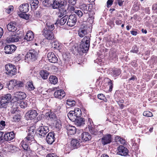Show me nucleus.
Returning a JSON list of instances; mask_svg holds the SVG:
<instances>
[{"mask_svg": "<svg viewBox=\"0 0 157 157\" xmlns=\"http://www.w3.org/2000/svg\"><path fill=\"white\" fill-rule=\"evenodd\" d=\"M90 42V38L89 36H85L82 40L80 45L81 51L83 53H86L89 50Z\"/></svg>", "mask_w": 157, "mask_h": 157, "instance_id": "1", "label": "nucleus"}, {"mask_svg": "<svg viewBox=\"0 0 157 157\" xmlns=\"http://www.w3.org/2000/svg\"><path fill=\"white\" fill-rule=\"evenodd\" d=\"M6 73L10 76H13L17 73V69L15 66L12 64H7L5 66Z\"/></svg>", "mask_w": 157, "mask_h": 157, "instance_id": "2", "label": "nucleus"}, {"mask_svg": "<svg viewBox=\"0 0 157 157\" xmlns=\"http://www.w3.org/2000/svg\"><path fill=\"white\" fill-rule=\"evenodd\" d=\"M11 95L10 94H8L0 98V107L3 108L10 101L11 98Z\"/></svg>", "mask_w": 157, "mask_h": 157, "instance_id": "3", "label": "nucleus"}, {"mask_svg": "<svg viewBox=\"0 0 157 157\" xmlns=\"http://www.w3.org/2000/svg\"><path fill=\"white\" fill-rule=\"evenodd\" d=\"M49 131L48 127L47 126H43V124L41 126H40L36 131V133L40 137H44Z\"/></svg>", "mask_w": 157, "mask_h": 157, "instance_id": "4", "label": "nucleus"}, {"mask_svg": "<svg viewBox=\"0 0 157 157\" xmlns=\"http://www.w3.org/2000/svg\"><path fill=\"white\" fill-rule=\"evenodd\" d=\"M38 55V52L36 51L33 49L31 50L28 52L25 57L28 59V60L34 61L36 59Z\"/></svg>", "mask_w": 157, "mask_h": 157, "instance_id": "5", "label": "nucleus"}, {"mask_svg": "<svg viewBox=\"0 0 157 157\" xmlns=\"http://www.w3.org/2000/svg\"><path fill=\"white\" fill-rule=\"evenodd\" d=\"M32 142H34V141L30 140V139L26 137L21 141L20 145L24 150L29 151L30 150L29 145L31 144Z\"/></svg>", "mask_w": 157, "mask_h": 157, "instance_id": "6", "label": "nucleus"}, {"mask_svg": "<svg viewBox=\"0 0 157 157\" xmlns=\"http://www.w3.org/2000/svg\"><path fill=\"white\" fill-rule=\"evenodd\" d=\"M89 27L86 25L82 24L78 31V36L81 37H82L88 33V31Z\"/></svg>", "mask_w": 157, "mask_h": 157, "instance_id": "7", "label": "nucleus"}, {"mask_svg": "<svg viewBox=\"0 0 157 157\" xmlns=\"http://www.w3.org/2000/svg\"><path fill=\"white\" fill-rule=\"evenodd\" d=\"M67 1H60L59 0H54L52 3L51 6L54 9H58L60 8L62 6L66 5Z\"/></svg>", "mask_w": 157, "mask_h": 157, "instance_id": "8", "label": "nucleus"}, {"mask_svg": "<svg viewBox=\"0 0 157 157\" xmlns=\"http://www.w3.org/2000/svg\"><path fill=\"white\" fill-rule=\"evenodd\" d=\"M128 152V151L127 148L122 145L119 146L117 150V154L123 156H126L127 155Z\"/></svg>", "mask_w": 157, "mask_h": 157, "instance_id": "9", "label": "nucleus"}, {"mask_svg": "<svg viewBox=\"0 0 157 157\" xmlns=\"http://www.w3.org/2000/svg\"><path fill=\"white\" fill-rule=\"evenodd\" d=\"M43 35L45 38L48 40H51L54 38V34L52 31L48 30L47 28L44 29L42 32Z\"/></svg>", "mask_w": 157, "mask_h": 157, "instance_id": "10", "label": "nucleus"}, {"mask_svg": "<svg viewBox=\"0 0 157 157\" xmlns=\"http://www.w3.org/2000/svg\"><path fill=\"white\" fill-rule=\"evenodd\" d=\"M19 40V36L14 33H11L6 39V41L8 43L17 42Z\"/></svg>", "mask_w": 157, "mask_h": 157, "instance_id": "11", "label": "nucleus"}, {"mask_svg": "<svg viewBox=\"0 0 157 157\" xmlns=\"http://www.w3.org/2000/svg\"><path fill=\"white\" fill-rule=\"evenodd\" d=\"M16 47L14 45H6L4 47L5 52L7 54H11L16 50Z\"/></svg>", "mask_w": 157, "mask_h": 157, "instance_id": "12", "label": "nucleus"}, {"mask_svg": "<svg viewBox=\"0 0 157 157\" xmlns=\"http://www.w3.org/2000/svg\"><path fill=\"white\" fill-rule=\"evenodd\" d=\"M35 127L32 126L29 127V129L28 133L26 137L30 139V140L34 141V135L35 132Z\"/></svg>", "mask_w": 157, "mask_h": 157, "instance_id": "13", "label": "nucleus"}, {"mask_svg": "<svg viewBox=\"0 0 157 157\" xmlns=\"http://www.w3.org/2000/svg\"><path fill=\"white\" fill-rule=\"evenodd\" d=\"M77 22V18L76 17L73 15L69 16L68 19L67 24L70 27L74 26Z\"/></svg>", "mask_w": 157, "mask_h": 157, "instance_id": "14", "label": "nucleus"}, {"mask_svg": "<svg viewBox=\"0 0 157 157\" xmlns=\"http://www.w3.org/2000/svg\"><path fill=\"white\" fill-rule=\"evenodd\" d=\"M46 140L48 144H52L55 140L54 132L49 133L47 136Z\"/></svg>", "mask_w": 157, "mask_h": 157, "instance_id": "15", "label": "nucleus"}, {"mask_svg": "<svg viewBox=\"0 0 157 157\" xmlns=\"http://www.w3.org/2000/svg\"><path fill=\"white\" fill-rule=\"evenodd\" d=\"M111 141V136L109 134L106 135L101 138V142L104 145L110 143Z\"/></svg>", "mask_w": 157, "mask_h": 157, "instance_id": "16", "label": "nucleus"}, {"mask_svg": "<svg viewBox=\"0 0 157 157\" xmlns=\"http://www.w3.org/2000/svg\"><path fill=\"white\" fill-rule=\"evenodd\" d=\"M47 58L49 61L52 63H56L58 60L57 58L54 53L52 52H49L47 55Z\"/></svg>", "mask_w": 157, "mask_h": 157, "instance_id": "17", "label": "nucleus"}, {"mask_svg": "<svg viewBox=\"0 0 157 157\" xmlns=\"http://www.w3.org/2000/svg\"><path fill=\"white\" fill-rule=\"evenodd\" d=\"M65 95L64 91L63 90H59L56 91L54 94V96L56 98L61 99Z\"/></svg>", "mask_w": 157, "mask_h": 157, "instance_id": "18", "label": "nucleus"}, {"mask_svg": "<svg viewBox=\"0 0 157 157\" xmlns=\"http://www.w3.org/2000/svg\"><path fill=\"white\" fill-rule=\"evenodd\" d=\"M14 137V134L13 132H8L5 133L3 136L4 139L6 141H11Z\"/></svg>", "mask_w": 157, "mask_h": 157, "instance_id": "19", "label": "nucleus"}, {"mask_svg": "<svg viewBox=\"0 0 157 157\" xmlns=\"http://www.w3.org/2000/svg\"><path fill=\"white\" fill-rule=\"evenodd\" d=\"M14 97L17 100H20L25 98L26 97L25 93L21 92H17L14 94Z\"/></svg>", "mask_w": 157, "mask_h": 157, "instance_id": "20", "label": "nucleus"}, {"mask_svg": "<svg viewBox=\"0 0 157 157\" xmlns=\"http://www.w3.org/2000/svg\"><path fill=\"white\" fill-rule=\"evenodd\" d=\"M29 5L28 3H25L21 5L19 7L20 11L23 13H26L28 11Z\"/></svg>", "mask_w": 157, "mask_h": 157, "instance_id": "21", "label": "nucleus"}, {"mask_svg": "<svg viewBox=\"0 0 157 157\" xmlns=\"http://www.w3.org/2000/svg\"><path fill=\"white\" fill-rule=\"evenodd\" d=\"M34 38V34L32 31H29L25 36L24 39L27 41L32 40Z\"/></svg>", "mask_w": 157, "mask_h": 157, "instance_id": "22", "label": "nucleus"}, {"mask_svg": "<svg viewBox=\"0 0 157 157\" xmlns=\"http://www.w3.org/2000/svg\"><path fill=\"white\" fill-rule=\"evenodd\" d=\"M16 25L15 22H11L7 25V28L9 31L14 32L17 30Z\"/></svg>", "mask_w": 157, "mask_h": 157, "instance_id": "23", "label": "nucleus"}, {"mask_svg": "<svg viewBox=\"0 0 157 157\" xmlns=\"http://www.w3.org/2000/svg\"><path fill=\"white\" fill-rule=\"evenodd\" d=\"M80 143L79 140L76 139L72 140L71 143V150L77 148L79 147Z\"/></svg>", "mask_w": 157, "mask_h": 157, "instance_id": "24", "label": "nucleus"}, {"mask_svg": "<svg viewBox=\"0 0 157 157\" xmlns=\"http://www.w3.org/2000/svg\"><path fill=\"white\" fill-rule=\"evenodd\" d=\"M81 138L83 142H87L91 140V136L89 133L84 132L81 135Z\"/></svg>", "mask_w": 157, "mask_h": 157, "instance_id": "25", "label": "nucleus"}, {"mask_svg": "<svg viewBox=\"0 0 157 157\" xmlns=\"http://www.w3.org/2000/svg\"><path fill=\"white\" fill-rule=\"evenodd\" d=\"M67 129L68 134L73 135L76 132V128L75 126L69 125L67 127Z\"/></svg>", "mask_w": 157, "mask_h": 157, "instance_id": "26", "label": "nucleus"}, {"mask_svg": "<svg viewBox=\"0 0 157 157\" xmlns=\"http://www.w3.org/2000/svg\"><path fill=\"white\" fill-rule=\"evenodd\" d=\"M38 113L37 111L34 110H32L29 111L28 112V115L29 118L31 119H33L36 117Z\"/></svg>", "mask_w": 157, "mask_h": 157, "instance_id": "27", "label": "nucleus"}, {"mask_svg": "<svg viewBox=\"0 0 157 157\" xmlns=\"http://www.w3.org/2000/svg\"><path fill=\"white\" fill-rule=\"evenodd\" d=\"M46 116L48 119H50L51 121H54L57 119L56 114L50 112L46 113Z\"/></svg>", "mask_w": 157, "mask_h": 157, "instance_id": "28", "label": "nucleus"}, {"mask_svg": "<svg viewBox=\"0 0 157 157\" xmlns=\"http://www.w3.org/2000/svg\"><path fill=\"white\" fill-rule=\"evenodd\" d=\"M68 16L65 15L60 18V19H58L56 21V23L58 24H59L61 25H63L66 23Z\"/></svg>", "mask_w": 157, "mask_h": 157, "instance_id": "29", "label": "nucleus"}, {"mask_svg": "<svg viewBox=\"0 0 157 157\" xmlns=\"http://www.w3.org/2000/svg\"><path fill=\"white\" fill-rule=\"evenodd\" d=\"M75 121V124L78 126L82 125L85 124V119L83 118L78 117Z\"/></svg>", "mask_w": 157, "mask_h": 157, "instance_id": "30", "label": "nucleus"}, {"mask_svg": "<svg viewBox=\"0 0 157 157\" xmlns=\"http://www.w3.org/2000/svg\"><path fill=\"white\" fill-rule=\"evenodd\" d=\"M89 121L90 122L89 123H90V124H88V126L90 132L93 135H97L98 134V130L92 127V124L90 122V119H89Z\"/></svg>", "mask_w": 157, "mask_h": 157, "instance_id": "31", "label": "nucleus"}, {"mask_svg": "<svg viewBox=\"0 0 157 157\" xmlns=\"http://www.w3.org/2000/svg\"><path fill=\"white\" fill-rule=\"evenodd\" d=\"M17 80L15 79H13L10 80L9 82L8 88L9 89H12L17 86Z\"/></svg>", "mask_w": 157, "mask_h": 157, "instance_id": "32", "label": "nucleus"}, {"mask_svg": "<svg viewBox=\"0 0 157 157\" xmlns=\"http://www.w3.org/2000/svg\"><path fill=\"white\" fill-rule=\"evenodd\" d=\"M67 116L70 120L72 121H75L78 117L74 114V112L73 111H70L68 114Z\"/></svg>", "mask_w": 157, "mask_h": 157, "instance_id": "33", "label": "nucleus"}, {"mask_svg": "<svg viewBox=\"0 0 157 157\" xmlns=\"http://www.w3.org/2000/svg\"><path fill=\"white\" fill-rule=\"evenodd\" d=\"M20 100H17V101L13 102V113H14L15 111H17V109L19 106Z\"/></svg>", "mask_w": 157, "mask_h": 157, "instance_id": "34", "label": "nucleus"}, {"mask_svg": "<svg viewBox=\"0 0 157 157\" xmlns=\"http://www.w3.org/2000/svg\"><path fill=\"white\" fill-rule=\"evenodd\" d=\"M79 8L81 10L83 11L85 14L88 13L89 8L86 4H82L80 6Z\"/></svg>", "mask_w": 157, "mask_h": 157, "instance_id": "35", "label": "nucleus"}, {"mask_svg": "<svg viewBox=\"0 0 157 157\" xmlns=\"http://www.w3.org/2000/svg\"><path fill=\"white\" fill-rule=\"evenodd\" d=\"M49 81L51 83L56 84L58 82V78L56 76H50L49 78Z\"/></svg>", "mask_w": 157, "mask_h": 157, "instance_id": "36", "label": "nucleus"}, {"mask_svg": "<svg viewBox=\"0 0 157 157\" xmlns=\"http://www.w3.org/2000/svg\"><path fill=\"white\" fill-rule=\"evenodd\" d=\"M40 74L42 78L45 79L47 78L49 73L46 71L43 70L40 71Z\"/></svg>", "mask_w": 157, "mask_h": 157, "instance_id": "37", "label": "nucleus"}, {"mask_svg": "<svg viewBox=\"0 0 157 157\" xmlns=\"http://www.w3.org/2000/svg\"><path fill=\"white\" fill-rule=\"evenodd\" d=\"M115 140L116 142H119L121 144H124L125 143V140L118 136H117L115 137Z\"/></svg>", "mask_w": 157, "mask_h": 157, "instance_id": "38", "label": "nucleus"}, {"mask_svg": "<svg viewBox=\"0 0 157 157\" xmlns=\"http://www.w3.org/2000/svg\"><path fill=\"white\" fill-rule=\"evenodd\" d=\"M27 89L29 90H33L35 88L32 82H28L26 85Z\"/></svg>", "mask_w": 157, "mask_h": 157, "instance_id": "39", "label": "nucleus"}, {"mask_svg": "<svg viewBox=\"0 0 157 157\" xmlns=\"http://www.w3.org/2000/svg\"><path fill=\"white\" fill-rule=\"evenodd\" d=\"M112 74L114 77L118 76L121 74L120 70L118 69H116L112 71Z\"/></svg>", "mask_w": 157, "mask_h": 157, "instance_id": "40", "label": "nucleus"}, {"mask_svg": "<svg viewBox=\"0 0 157 157\" xmlns=\"http://www.w3.org/2000/svg\"><path fill=\"white\" fill-rule=\"evenodd\" d=\"M74 113V114L78 118L81 115V110L78 108H76L73 111Z\"/></svg>", "mask_w": 157, "mask_h": 157, "instance_id": "41", "label": "nucleus"}, {"mask_svg": "<svg viewBox=\"0 0 157 157\" xmlns=\"http://www.w3.org/2000/svg\"><path fill=\"white\" fill-rule=\"evenodd\" d=\"M39 3V2L38 0H33L30 4L32 7H33L35 8H36L38 7V5Z\"/></svg>", "mask_w": 157, "mask_h": 157, "instance_id": "42", "label": "nucleus"}, {"mask_svg": "<svg viewBox=\"0 0 157 157\" xmlns=\"http://www.w3.org/2000/svg\"><path fill=\"white\" fill-rule=\"evenodd\" d=\"M66 13V11L62 8L59 9V12L58 14V16L60 17L63 16Z\"/></svg>", "mask_w": 157, "mask_h": 157, "instance_id": "43", "label": "nucleus"}, {"mask_svg": "<svg viewBox=\"0 0 157 157\" xmlns=\"http://www.w3.org/2000/svg\"><path fill=\"white\" fill-rule=\"evenodd\" d=\"M54 121V123L55 124V126L56 128H61V125L59 120L57 119L56 120H55Z\"/></svg>", "mask_w": 157, "mask_h": 157, "instance_id": "44", "label": "nucleus"}, {"mask_svg": "<svg viewBox=\"0 0 157 157\" xmlns=\"http://www.w3.org/2000/svg\"><path fill=\"white\" fill-rule=\"evenodd\" d=\"M27 102L23 101H21L20 100L19 106L21 108H25L27 106Z\"/></svg>", "mask_w": 157, "mask_h": 157, "instance_id": "45", "label": "nucleus"}, {"mask_svg": "<svg viewBox=\"0 0 157 157\" xmlns=\"http://www.w3.org/2000/svg\"><path fill=\"white\" fill-rule=\"evenodd\" d=\"M52 47L55 49H59V44L57 41H55L52 43Z\"/></svg>", "mask_w": 157, "mask_h": 157, "instance_id": "46", "label": "nucleus"}, {"mask_svg": "<svg viewBox=\"0 0 157 157\" xmlns=\"http://www.w3.org/2000/svg\"><path fill=\"white\" fill-rule=\"evenodd\" d=\"M25 13H23L19 14V16L27 20L29 18V16L27 14Z\"/></svg>", "mask_w": 157, "mask_h": 157, "instance_id": "47", "label": "nucleus"}, {"mask_svg": "<svg viewBox=\"0 0 157 157\" xmlns=\"http://www.w3.org/2000/svg\"><path fill=\"white\" fill-rule=\"evenodd\" d=\"M20 119V116L19 114L14 115L13 117V121L15 122L18 121Z\"/></svg>", "mask_w": 157, "mask_h": 157, "instance_id": "48", "label": "nucleus"}, {"mask_svg": "<svg viewBox=\"0 0 157 157\" xmlns=\"http://www.w3.org/2000/svg\"><path fill=\"white\" fill-rule=\"evenodd\" d=\"M46 25L47 27H48V30H51L52 31L54 29L55 27L53 24H48V23H46Z\"/></svg>", "mask_w": 157, "mask_h": 157, "instance_id": "49", "label": "nucleus"}, {"mask_svg": "<svg viewBox=\"0 0 157 157\" xmlns=\"http://www.w3.org/2000/svg\"><path fill=\"white\" fill-rule=\"evenodd\" d=\"M75 101L73 100L68 99L67 101V104L69 105L73 106L75 104Z\"/></svg>", "mask_w": 157, "mask_h": 157, "instance_id": "50", "label": "nucleus"}, {"mask_svg": "<svg viewBox=\"0 0 157 157\" xmlns=\"http://www.w3.org/2000/svg\"><path fill=\"white\" fill-rule=\"evenodd\" d=\"M143 115L147 117H151L152 116V113L149 111H144L143 113Z\"/></svg>", "mask_w": 157, "mask_h": 157, "instance_id": "51", "label": "nucleus"}, {"mask_svg": "<svg viewBox=\"0 0 157 157\" xmlns=\"http://www.w3.org/2000/svg\"><path fill=\"white\" fill-rule=\"evenodd\" d=\"M75 13L79 17H82L83 15V13L82 11L79 10H75Z\"/></svg>", "mask_w": 157, "mask_h": 157, "instance_id": "52", "label": "nucleus"}, {"mask_svg": "<svg viewBox=\"0 0 157 157\" xmlns=\"http://www.w3.org/2000/svg\"><path fill=\"white\" fill-rule=\"evenodd\" d=\"M42 4L43 5L46 7H49L51 6V4L49 3L48 1L47 0H44L43 1Z\"/></svg>", "mask_w": 157, "mask_h": 157, "instance_id": "53", "label": "nucleus"}, {"mask_svg": "<svg viewBox=\"0 0 157 157\" xmlns=\"http://www.w3.org/2000/svg\"><path fill=\"white\" fill-rule=\"evenodd\" d=\"M38 93L39 94H45V91L42 87H39L38 89Z\"/></svg>", "mask_w": 157, "mask_h": 157, "instance_id": "54", "label": "nucleus"}, {"mask_svg": "<svg viewBox=\"0 0 157 157\" xmlns=\"http://www.w3.org/2000/svg\"><path fill=\"white\" fill-rule=\"evenodd\" d=\"M35 18L38 19L40 17V13L39 11H36L34 13Z\"/></svg>", "mask_w": 157, "mask_h": 157, "instance_id": "55", "label": "nucleus"}, {"mask_svg": "<svg viewBox=\"0 0 157 157\" xmlns=\"http://www.w3.org/2000/svg\"><path fill=\"white\" fill-rule=\"evenodd\" d=\"M98 97L101 100H104L105 99V96L102 94H99L98 95Z\"/></svg>", "mask_w": 157, "mask_h": 157, "instance_id": "56", "label": "nucleus"}, {"mask_svg": "<svg viewBox=\"0 0 157 157\" xmlns=\"http://www.w3.org/2000/svg\"><path fill=\"white\" fill-rule=\"evenodd\" d=\"M113 0H108L107 2V6L108 7H110L113 4Z\"/></svg>", "mask_w": 157, "mask_h": 157, "instance_id": "57", "label": "nucleus"}, {"mask_svg": "<svg viewBox=\"0 0 157 157\" xmlns=\"http://www.w3.org/2000/svg\"><path fill=\"white\" fill-rule=\"evenodd\" d=\"M13 10V6H10L6 10V11L8 13H10V12Z\"/></svg>", "mask_w": 157, "mask_h": 157, "instance_id": "58", "label": "nucleus"}, {"mask_svg": "<svg viewBox=\"0 0 157 157\" xmlns=\"http://www.w3.org/2000/svg\"><path fill=\"white\" fill-rule=\"evenodd\" d=\"M69 3L72 5H74L76 3V0H68Z\"/></svg>", "mask_w": 157, "mask_h": 157, "instance_id": "59", "label": "nucleus"}, {"mask_svg": "<svg viewBox=\"0 0 157 157\" xmlns=\"http://www.w3.org/2000/svg\"><path fill=\"white\" fill-rule=\"evenodd\" d=\"M17 86L19 87H23L24 85L23 83L22 82L18 81L17 80Z\"/></svg>", "mask_w": 157, "mask_h": 157, "instance_id": "60", "label": "nucleus"}, {"mask_svg": "<svg viewBox=\"0 0 157 157\" xmlns=\"http://www.w3.org/2000/svg\"><path fill=\"white\" fill-rule=\"evenodd\" d=\"M46 157H58V156L55 154L50 153L47 155Z\"/></svg>", "mask_w": 157, "mask_h": 157, "instance_id": "61", "label": "nucleus"}, {"mask_svg": "<svg viewBox=\"0 0 157 157\" xmlns=\"http://www.w3.org/2000/svg\"><path fill=\"white\" fill-rule=\"evenodd\" d=\"M117 2L118 5L121 6L123 5L124 1L122 0H117Z\"/></svg>", "mask_w": 157, "mask_h": 157, "instance_id": "62", "label": "nucleus"}, {"mask_svg": "<svg viewBox=\"0 0 157 157\" xmlns=\"http://www.w3.org/2000/svg\"><path fill=\"white\" fill-rule=\"evenodd\" d=\"M0 124L2 127L4 128L6 125L5 122L3 121H1L0 122Z\"/></svg>", "mask_w": 157, "mask_h": 157, "instance_id": "63", "label": "nucleus"}, {"mask_svg": "<svg viewBox=\"0 0 157 157\" xmlns=\"http://www.w3.org/2000/svg\"><path fill=\"white\" fill-rule=\"evenodd\" d=\"M130 33L131 34L134 36H136L138 33L137 31H131Z\"/></svg>", "mask_w": 157, "mask_h": 157, "instance_id": "64", "label": "nucleus"}]
</instances>
